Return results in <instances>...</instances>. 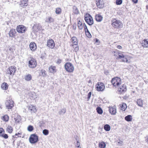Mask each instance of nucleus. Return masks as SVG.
Segmentation results:
<instances>
[{"label": "nucleus", "instance_id": "nucleus-56", "mask_svg": "<svg viewBox=\"0 0 148 148\" xmlns=\"http://www.w3.org/2000/svg\"><path fill=\"white\" fill-rule=\"evenodd\" d=\"M146 141L147 143H148V137H147V138H146Z\"/></svg>", "mask_w": 148, "mask_h": 148}, {"label": "nucleus", "instance_id": "nucleus-6", "mask_svg": "<svg viewBox=\"0 0 148 148\" xmlns=\"http://www.w3.org/2000/svg\"><path fill=\"white\" fill-rule=\"evenodd\" d=\"M105 85L102 82H98L96 85V88L98 91H103L105 88Z\"/></svg>", "mask_w": 148, "mask_h": 148}, {"label": "nucleus", "instance_id": "nucleus-18", "mask_svg": "<svg viewBox=\"0 0 148 148\" xmlns=\"http://www.w3.org/2000/svg\"><path fill=\"white\" fill-rule=\"evenodd\" d=\"M96 20L98 22H100L102 20L103 17L99 14L96 15L95 16Z\"/></svg>", "mask_w": 148, "mask_h": 148}, {"label": "nucleus", "instance_id": "nucleus-28", "mask_svg": "<svg viewBox=\"0 0 148 148\" xmlns=\"http://www.w3.org/2000/svg\"><path fill=\"white\" fill-rule=\"evenodd\" d=\"M32 77L30 74H28L25 76V78L26 80L29 81L32 79Z\"/></svg>", "mask_w": 148, "mask_h": 148}, {"label": "nucleus", "instance_id": "nucleus-25", "mask_svg": "<svg viewBox=\"0 0 148 148\" xmlns=\"http://www.w3.org/2000/svg\"><path fill=\"white\" fill-rule=\"evenodd\" d=\"M49 70L50 72L51 73H54L56 72V67L54 66L49 67Z\"/></svg>", "mask_w": 148, "mask_h": 148}, {"label": "nucleus", "instance_id": "nucleus-21", "mask_svg": "<svg viewBox=\"0 0 148 148\" xmlns=\"http://www.w3.org/2000/svg\"><path fill=\"white\" fill-rule=\"evenodd\" d=\"M125 119L127 121H131L132 120V117L131 115H128L125 117Z\"/></svg>", "mask_w": 148, "mask_h": 148}, {"label": "nucleus", "instance_id": "nucleus-58", "mask_svg": "<svg viewBox=\"0 0 148 148\" xmlns=\"http://www.w3.org/2000/svg\"><path fill=\"white\" fill-rule=\"evenodd\" d=\"M88 83H91V80H89L88 81Z\"/></svg>", "mask_w": 148, "mask_h": 148}, {"label": "nucleus", "instance_id": "nucleus-8", "mask_svg": "<svg viewBox=\"0 0 148 148\" xmlns=\"http://www.w3.org/2000/svg\"><path fill=\"white\" fill-rule=\"evenodd\" d=\"M14 102L12 100H7L5 102V105L7 108L11 109L14 106Z\"/></svg>", "mask_w": 148, "mask_h": 148}, {"label": "nucleus", "instance_id": "nucleus-19", "mask_svg": "<svg viewBox=\"0 0 148 148\" xmlns=\"http://www.w3.org/2000/svg\"><path fill=\"white\" fill-rule=\"evenodd\" d=\"M16 32L15 29H11L9 33L10 36L11 37H13L14 36Z\"/></svg>", "mask_w": 148, "mask_h": 148}, {"label": "nucleus", "instance_id": "nucleus-3", "mask_svg": "<svg viewBox=\"0 0 148 148\" xmlns=\"http://www.w3.org/2000/svg\"><path fill=\"white\" fill-rule=\"evenodd\" d=\"M29 140L30 143L32 144H34L38 141V136L35 134H32L30 136Z\"/></svg>", "mask_w": 148, "mask_h": 148}, {"label": "nucleus", "instance_id": "nucleus-5", "mask_svg": "<svg viewBox=\"0 0 148 148\" xmlns=\"http://www.w3.org/2000/svg\"><path fill=\"white\" fill-rule=\"evenodd\" d=\"M112 25L114 28H121L123 27V25L119 21L115 19L113 20L112 23Z\"/></svg>", "mask_w": 148, "mask_h": 148}, {"label": "nucleus", "instance_id": "nucleus-27", "mask_svg": "<svg viewBox=\"0 0 148 148\" xmlns=\"http://www.w3.org/2000/svg\"><path fill=\"white\" fill-rule=\"evenodd\" d=\"M66 112V109L65 108H62L58 112L59 115H63Z\"/></svg>", "mask_w": 148, "mask_h": 148}, {"label": "nucleus", "instance_id": "nucleus-16", "mask_svg": "<svg viewBox=\"0 0 148 148\" xmlns=\"http://www.w3.org/2000/svg\"><path fill=\"white\" fill-rule=\"evenodd\" d=\"M147 39H144L141 43L142 46L144 47L147 48L148 47V40Z\"/></svg>", "mask_w": 148, "mask_h": 148}, {"label": "nucleus", "instance_id": "nucleus-32", "mask_svg": "<svg viewBox=\"0 0 148 148\" xmlns=\"http://www.w3.org/2000/svg\"><path fill=\"white\" fill-rule=\"evenodd\" d=\"M104 130L107 131H110V126L108 124L105 125L104 127Z\"/></svg>", "mask_w": 148, "mask_h": 148}, {"label": "nucleus", "instance_id": "nucleus-15", "mask_svg": "<svg viewBox=\"0 0 148 148\" xmlns=\"http://www.w3.org/2000/svg\"><path fill=\"white\" fill-rule=\"evenodd\" d=\"M96 3L97 6L99 8H102V6L103 5L104 3L103 0H99Z\"/></svg>", "mask_w": 148, "mask_h": 148}, {"label": "nucleus", "instance_id": "nucleus-12", "mask_svg": "<svg viewBox=\"0 0 148 148\" xmlns=\"http://www.w3.org/2000/svg\"><path fill=\"white\" fill-rule=\"evenodd\" d=\"M126 86L123 85V86H120L118 88V91L120 92V93H122L123 92H126Z\"/></svg>", "mask_w": 148, "mask_h": 148}, {"label": "nucleus", "instance_id": "nucleus-55", "mask_svg": "<svg viewBox=\"0 0 148 148\" xmlns=\"http://www.w3.org/2000/svg\"><path fill=\"white\" fill-rule=\"evenodd\" d=\"M121 47H122L120 45H118L117 46V48L118 49H120L121 48Z\"/></svg>", "mask_w": 148, "mask_h": 148}, {"label": "nucleus", "instance_id": "nucleus-36", "mask_svg": "<svg viewBox=\"0 0 148 148\" xmlns=\"http://www.w3.org/2000/svg\"><path fill=\"white\" fill-rule=\"evenodd\" d=\"M29 109L31 111H33L34 112H35L36 111L35 107L34 106H32L29 107Z\"/></svg>", "mask_w": 148, "mask_h": 148}, {"label": "nucleus", "instance_id": "nucleus-45", "mask_svg": "<svg viewBox=\"0 0 148 148\" xmlns=\"http://www.w3.org/2000/svg\"><path fill=\"white\" fill-rule=\"evenodd\" d=\"M122 3V0H116V3L117 5H121Z\"/></svg>", "mask_w": 148, "mask_h": 148}, {"label": "nucleus", "instance_id": "nucleus-31", "mask_svg": "<svg viewBox=\"0 0 148 148\" xmlns=\"http://www.w3.org/2000/svg\"><path fill=\"white\" fill-rule=\"evenodd\" d=\"M73 12L76 14H77L79 13V11L76 6H74L73 7Z\"/></svg>", "mask_w": 148, "mask_h": 148}, {"label": "nucleus", "instance_id": "nucleus-34", "mask_svg": "<svg viewBox=\"0 0 148 148\" xmlns=\"http://www.w3.org/2000/svg\"><path fill=\"white\" fill-rule=\"evenodd\" d=\"M121 107L122 110L125 111L127 108V105L125 103H123L122 104Z\"/></svg>", "mask_w": 148, "mask_h": 148}, {"label": "nucleus", "instance_id": "nucleus-29", "mask_svg": "<svg viewBox=\"0 0 148 148\" xmlns=\"http://www.w3.org/2000/svg\"><path fill=\"white\" fill-rule=\"evenodd\" d=\"M7 131L9 133H11L13 131L12 127L11 126L8 125L7 128Z\"/></svg>", "mask_w": 148, "mask_h": 148}, {"label": "nucleus", "instance_id": "nucleus-57", "mask_svg": "<svg viewBox=\"0 0 148 148\" xmlns=\"http://www.w3.org/2000/svg\"><path fill=\"white\" fill-rule=\"evenodd\" d=\"M99 41V40L97 39H96V41H95V42H98V41Z\"/></svg>", "mask_w": 148, "mask_h": 148}, {"label": "nucleus", "instance_id": "nucleus-47", "mask_svg": "<svg viewBox=\"0 0 148 148\" xmlns=\"http://www.w3.org/2000/svg\"><path fill=\"white\" fill-rule=\"evenodd\" d=\"M77 140V143L75 145L76 147H77V148L80 147V143Z\"/></svg>", "mask_w": 148, "mask_h": 148}, {"label": "nucleus", "instance_id": "nucleus-9", "mask_svg": "<svg viewBox=\"0 0 148 148\" xmlns=\"http://www.w3.org/2000/svg\"><path fill=\"white\" fill-rule=\"evenodd\" d=\"M47 46L53 49L55 46V43L53 40L51 39L47 40Z\"/></svg>", "mask_w": 148, "mask_h": 148}, {"label": "nucleus", "instance_id": "nucleus-64", "mask_svg": "<svg viewBox=\"0 0 148 148\" xmlns=\"http://www.w3.org/2000/svg\"><path fill=\"white\" fill-rule=\"evenodd\" d=\"M32 28H34V26L32 27Z\"/></svg>", "mask_w": 148, "mask_h": 148}, {"label": "nucleus", "instance_id": "nucleus-10", "mask_svg": "<svg viewBox=\"0 0 148 148\" xmlns=\"http://www.w3.org/2000/svg\"><path fill=\"white\" fill-rule=\"evenodd\" d=\"M16 71V68L14 66H12L9 68V71H8V73L10 75L13 74V75Z\"/></svg>", "mask_w": 148, "mask_h": 148}, {"label": "nucleus", "instance_id": "nucleus-20", "mask_svg": "<svg viewBox=\"0 0 148 148\" xmlns=\"http://www.w3.org/2000/svg\"><path fill=\"white\" fill-rule=\"evenodd\" d=\"M136 103L138 106L140 107H143V101L141 99H138L136 101Z\"/></svg>", "mask_w": 148, "mask_h": 148}, {"label": "nucleus", "instance_id": "nucleus-24", "mask_svg": "<svg viewBox=\"0 0 148 148\" xmlns=\"http://www.w3.org/2000/svg\"><path fill=\"white\" fill-rule=\"evenodd\" d=\"M71 41L73 43L76 44H78L77 39L75 37H72L71 39Z\"/></svg>", "mask_w": 148, "mask_h": 148}, {"label": "nucleus", "instance_id": "nucleus-51", "mask_svg": "<svg viewBox=\"0 0 148 148\" xmlns=\"http://www.w3.org/2000/svg\"><path fill=\"white\" fill-rule=\"evenodd\" d=\"M12 137H13V138H17L18 137V134H17V133H16L15 134V136H12Z\"/></svg>", "mask_w": 148, "mask_h": 148}, {"label": "nucleus", "instance_id": "nucleus-30", "mask_svg": "<svg viewBox=\"0 0 148 148\" xmlns=\"http://www.w3.org/2000/svg\"><path fill=\"white\" fill-rule=\"evenodd\" d=\"M14 120L16 123H19L21 120L20 116L19 115L17 116L16 117L14 118Z\"/></svg>", "mask_w": 148, "mask_h": 148}, {"label": "nucleus", "instance_id": "nucleus-59", "mask_svg": "<svg viewBox=\"0 0 148 148\" xmlns=\"http://www.w3.org/2000/svg\"><path fill=\"white\" fill-rule=\"evenodd\" d=\"M17 134H18V135H20L21 134V133H18Z\"/></svg>", "mask_w": 148, "mask_h": 148}, {"label": "nucleus", "instance_id": "nucleus-46", "mask_svg": "<svg viewBox=\"0 0 148 148\" xmlns=\"http://www.w3.org/2000/svg\"><path fill=\"white\" fill-rule=\"evenodd\" d=\"M1 136L3 137L5 139H7L8 138V135L6 134H4V133H3Z\"/></svg>", "mask_w": 148, "mask_h": 148}, {"label": "nucleus", "instance_id": "nucleus-63", "mask_svg": "<svg viewBox=\"0 0 148 148\" xmlns=\"http://www.w3.org/2000/svg\"><path fill=\"white\" fill-rule=\"evenodd\" d=\"M132 0V1H133L134 2V0Z\"/></svg>", "mask_w": 148, "mask_h": 148}, {"label": "nucleus", "instance_id": "nucleus-54", "mask_svg": "<svg viewBox=\"0 0 148 148\" xmlns=\"http://www.w3.org/2000/svg\"><path fill=\"white\" fill-rule=\"evenodd\" d=\"M123 141H120V142H118V143L120 144L121 145H123Z\"/></svg>", "mask_w": 148, "mask_h": 148}, {"label": "nucleus", "instance_id": "nucleus-44", "mask_svg": "<svg viewBox=\"0 0 148 148\" xmlns=\"http://www.w3.org/2000/svg\"><path fill=\"white\" fill-rule=\"evenodd\" d=\"M42 133L44 135H47L49 134V131L45 129L43 130Z\"/></svg>", "mask_w": 148, "mask_h": 148}, {"label": "nucleus", "instance_id": "nucleus-11", "mask_svg": "<svg viewBox=\"0 0 148 148\" xmlns=\"http://www.w3.org/2000/svg\"><path fill=\"white\" fill-rule=\"evenodd\" d=\"M109 112L111 114L115 115L116 113V109L115 106L113 107H109Z\"/></svg>", "mask_w": 148, "mask_h": 148}, {"label": "nucleus", "instance_id": "nucleus-2", "mask_svg": "<svg viewBox=\"0 0 148 148\" xmlns=\"http://www.w3.org/2000/svg\"><path fill=\"white\" fill-rule=\"evenodd\" d=\"M111 82L112 85L116 87H118L121 83V79L118 77L113 78L112 79Z\"/></svg>", "mask_w": 148, "mask_h": 148}, {"label": "nucleus", "instance_id": "nucleus-40", "mask_svg": "<svg viewBox=\"0 0 148 148\" xmlns=\"http://www.w3.org/2000/svg\"><path fill=\"white\" fill-rule=\"evenodd\" d=\"M34 130V128L32 126L29 125L27 127V130L29 132H32Z\"/></svg>", "mask_w": 148, "mask_h": 148}, {"label": "nucleus", "instance_id": "nucleus-50", "mask_svg": "<svg viewBox=\"0 0 148 148\" xmlns=\"http://www.w3.org/2000/svg\"><path fill=\"white\" fill-rule=\"evenodd\" d=\"M4 131V130L2 128H0V136H1L3 132Z\"/></svg>", "mask_w": 148, "mask_h": 148}, {"label": "nucleus", "instance_id": "nucleus-37", "mask_svg": "<svg viewBox=\"0 0 148 148\" xmlns=\"http://www.w3.org/2000/svg\"><path fill=\"white\" fill-rule=\"evenodd\" d=\"M54 21L53 19L51 17H49L46 20V21L47 22L51 23L53 22Z\"/></svg>", "mask_w": 148, "mask_h": 148}, {"label": "nucleus", "instance_id": "nucleus-14", "mask_svg": "<svg viewBox=\"0 0 148 148\" xmlns=\"http://www.w3.org/2000/svg\"><path fill=\"white\" fill-rule=\"evenodd\" d=\"M20 5L21 7H26L27 6L28 0H21Z\"/></svg>", "mask_w": 148, "mask_h": 148}, {"label": "nucleus", "instance_id": "nucleus-62", "mask_svg": "<svg viewBox=\"0 0 148 148\" xmlns=\"http://www.w3.org/2000/svg\"><path fill=\"white\" fill-rule=\"evenodd\" d=\"M73 27H74V24H73Z\"/></svg>", "mask_w": 148, "mask_h": 148}, {"label": "nucleus", "instance_id": "nucleus-61", "mask_svg": "<svg viewBox=\"0 0 148 148\" xmlns=\"http://www.w3.org/2000/svg\"><path fill=\"white\" fill-rule=\"evenodd\" d=\"M43 57H44V56H42L41 57V58H42V59H43Z\"/></svg>", "mask_w": 148, "mask_h": 148}, {"label": "nucleus", "instance_id": "nucleus-38", "mask_svg": "<svg viewBox=\"0 0 148 148\" xmlns=\"http://www.w3.org/2000/svg\"><path fill=\"white\" fill-rule=\"evenodd\" d=\"M3 119L5 121H8L9 119V116L7 115H5L3 117Z\"/></svg>", "mask_w": 148, "mask_h": 148}, {"label": "nucleus", "instance_id": "nucleus-13", "mask_svg": "<svg viewBox=\"0 0 148 148\" xmlns=\"http://www.w3.org/2000/svg\"><path fill=\"white\" fill-rule=\"evenodd\" d=\"M37 46L34 42H31L29 45V47L31 50L35 51L37 49Z\"/></svg>", "mask_w": 148, "mask_h": 148}, {"label": "nucleus", "instance_id": "nucleus-17", "mask_svg": "<svg viewBox=\"0 0 148 148\" xmlns=\"http://www.w3.org/2000/svg\"><path fill=\"white\" fill-rule=\"evenodd\" d=\"M77 25L78 28H87L86 25L84 23H82L80 21H78Z\"/></svg>", "mask_w": 148, "mask_h": 148}, {"label": "nucleus", "instance_id": "nucleus-22", "mask_svg": "<svg viewBox=\"0 0 148 148\" xmlns=\"http://www.w3.org/2000/svg\"><path fill=\"white\" fill-rule=\"evenodd\" d=\"M1 88L4 90H6L8 87V85L6 83H3L1 85Z\"/></svg>", "mask_w": 148, "mask_h": 148}, {"label": "nucleus", "instance_id": "nucleus-49", "mask_svg": "<svg viewBox=\"0 0 148 148\" xmlns=\"http://www.w3.org/2000/svg\"><path fill=\"white\" fill-rule=\"evenodd\" d=\"M123 58V59L122 60V62H127L128 60L127 58H125L124 57V58Z\"/></svg>", "mask_w": 148, "mask_h": 148}, {"label": "nucleus", "instance_id": "nucleus-33", "mask_svg": "<svg viewBox=\"0 0 148 148\" xmlns=\"http://www.w3.org/2000/svg\"><path fill=\"white\" fill-rule=\"evenodd\" d=\"M97 111V113L99 114H102L103 111L102 109L100 107H98L96 109Z\"/></svg>", "mask_w": 148, "mask_h": 148}, {"label": "nucleus", "instance_id": "nucleus-48", "mask_svg": "<svg viewBox=\"0 0 148 148\" xmlns=\"http://www.w3.org/2000/svg\"><path fill=\"white\" fill-rule=\"evenodd\" d=\"M91 92H89V93H88V101L90 97H91Z\"/></svg>", "mask_w": 148, "mask_h": 148}, {"label": "nucleus", "instance_id": "nucleus-42", "mask_svg": "<svg viewBox=\"0 0 148 148\" xmlns=\"http://www.w3.org/2000/svg\"><path fill=\"white\" fill-rule=\"evenodd\" d=\"M73 48H75V51L76 52L78 50L79 48L78 45H77V44H74L73 45Z\"/></svg>", "mask_w": 148, "mask_h": 148}, {"label": "nucleus", "instance_id": "nucleus-35", "mask_svg": "<svg viewBox=\"0 0 148 148\" xmlns=\"http://www.w3.org/2000/svg\"><path fill=\"white\" fill-rule=\"evenodd\" d=\"M106 146V145L104 142L100 143L99 144V147L100 148H105Z\"/></svg>", "mask_w": 148, "mask_h": 148}, {"label": "nucleus", "instance_id": "nucleus-7", "mask_svg": "<svg viewBox=\"0 0 148 148\" xmlns=\"http://www.w3.org/2000/svg\"><path fill=\"white\" fill-rule=\"evenodd\" d=\"M36 61L34 58L31 59L29 62V66L30 68H35L36 66Z\"/></svg>", "mask_w": 148, "mask_h": 148}, {"label": "nucleus", "instance_id": "nucleus-60", "mask_svg": "<svg viewBox=\"0 0 148 148\" xmlns=\"http://www.w3.org/2000/svg\"><path fill=\"white\" fill-rule=\"evenodd\" d=\"M118 53H117L116 54H118ZM114 56H117V55H116V54H114Z\"/></svg>", "mask_w": 148, "mask_h": 148}, {"label": "nucleus", "instance_id": "nucleus-53", "mask_svg": "<svg viewBox=\"0 0 148 148\" xmlns=\"http://www.w3.org/2000/svg\"><path fill=\"white\" fill-rule=\"evenodd\" d=\"M61 60L60 59H59L57 60V63L59 64L60 63H61Z\"/></svg>", "mask_w": 148, "mask_h": 148}, {"label": "nucleus", "instance_id": "nucleus-41", "mask_svg": "<svg viewBox=\"0 0 148 148\" xmlns=\"http://www.w3.org/2000/svg\"><path fill=\"white\" fill-rule=\"evenodd\" d=\"M118 55V58L120 59L122 58H124V57H125V56L123 54L119 52Z\"/></svg>", "mask_w": 148, "mask_h": 148}, {"label": "nucleus", "instance_id": "nucleus-39", "mask_svg": "<svg viewBox=\"0 0 148 148\" xmlns=\"http://www.w3.org/2000/svg\"><path fill=\"white\" fill-rule=\"evenodd\" d=\"M40 73H41V75H42L43 76L45 77L46 76V72L45 70L42 69L40 71Z\"/></svg>", "mask_w": 148, "mask_h": 148}, {"label": "nucleus", "instance_id": "nucleus-1", "mask_svg": "<svg viewBox=\"0 0 148 148\" xmlns=\"http://www.w3.org/2000/svg\"><path fill=\"white\" fill-rule=\"evenodd\" d=\"M64 68L69 73L73 72L74 69L73 65L70 62H66L64 65Z\"/></svg>", "mask_w": 148, "mask_h": 148}, {"label": "nucleus", "instance_id": "nucleus-23", "mask_svg": "<svg viewBox=\"0 0 148 148\" xmlns=\"http://www.w3.org/2000/svg\"><path fill=\"white\" fill-rule=\"evenodd\" d=\"M85 33L86 36L88 38H90L92 36L91 34L88 30V28H84Z\"/></svg>", "mask_w": 148, "mask_h": 148}, {"label": "nucleus", "instance_id": "nucleus-43", "mask_svg": "<svg viewBox=\"0 0 148 148\" xmlns=\"http://www.w3.org/2000/svg\"><path fill=\"white\" fill-rule=\"evenodd\" d=\"M61 10L60 8H57L56 9V14H59L61 13Z\"/></svg>", "mask_w": 148, "mask_h": 148}, {"label": "nucleus", "instance_id": "nucleus-52", "mask_svg": "<svg viewBox=\"0 0 148 148\" xmlns=\"http://www.w3.org/2000/svg\"><path fill=\"white\" fill-rule=\"evenodd\" d=\"M16 28H26V27H25L23 25H19L18 26H17L16 27Z\"/></svg>", "mask_w": 148, "mask_h": 148}, {"label": "nucleus", "instance_id": "nucleus-4", "mask_svg": "<svg viewBox=\"0 0 148 148\" xmlns=\"http://www.w3.org/2000/svg\"><path fill=\"white\" fill-rule=\"evenodd\" d=\"M85 20L86 22L89 25H92L93 23V20L90 14H86L85 16Z\"/></svg>", "mask_w": 148, "mask_h": 148}, {"label": "nucleus", "instance_id": "nucleus-26", "mask_svg": "<svg viewBox=\"0 0 148 148\" xmlns=\"http://www.w3.org/2000/svg\"><path fill=\"white\" fill-rule=\"evenodd\" d=\"M16 29L17 32L21 33H24L26 30V28H16Z\"/></svg>", "mask_w": 148, "mask_h": 148}]
</instances>
